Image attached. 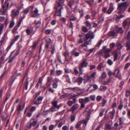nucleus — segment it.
Returning <instances> with one entry per match:
<instances>
[{"label": "nucleus", "mask_w": 130, "mask_h": 130, "mask_svg": "<svg viewBox=\"0 0 130 130\" xmlns=\"http://www.w3.org/2000/svg\"><path fill=\"white\" fill-rule=\"evenodd\" d=\"M116 35V33L113 31H110V32L109 35L110 36H114Z\"/></svg>", "instance_id": "obj_50"}, {"label": "nucleus", "mask_w": 130, "mask_h": 130, "mask_svg": "<svg viewBox=\"0 0 130 130\" xmlns=\"http://www.w3.org/2000/svg\"><path fill=\"white\" fill-rule=\"evenodd\" d=\"M34 51V50H32V51L29 50L28 51L26 54L27 56H28L30 55H32Z\"/></svg>", "instance_id": "obj_31"}, {"label": "nucleus", "mask_w": 130, "mask_h": 130, "mask_svg": "<svg viewBox=\"0 0 130 130\" xmlns=\"http://www.w3.org/2000/svg\"><path fill=\"white\" fill-rule=\"evenodd\" d=\"M63 55L65 57H67L69 55V54L68 53L65 52H63L62 53Z\"/></svg>", "instance_id": "obj_51"}, {"label": "nucleus", "mask_w": 130, "mask_h": 130, "mask_svg": "<svg viewBox=\"0 0 130 130\" xmlns=\"http://www.w3.org/2000/svg\"><path fill=\"white\" fill-rule=\"evenodd\" d=\"M105 55L104 57L105 58H107L108 57L110 56V55L109 53H105Z\"/></svg>", "instance_id": "obj_52"}, {"label": "nucleus", "mask_w": 130, "mask_h": 130, "mask_svg": "<svg viewBox=\"0 0 130 130\" xmlns=\"http://www.w3.org/2000/svg\"><path fill=\"white\" fill-rule=\"evenodd\" d=\"M77 101L76 98H74L73 99V101L69 100L67 102L68 105L69 106H71L73 104H74Z\"/></svg>", "instance_id": "obj_13"}, {"label": "nucleus", "mask_w": 130, "mask_h": 130, "mask_svg": "<svg viewBox=\"0 0 130 130\" xmlns=\"http://www.w3.org/2000/svg\"><path fill=\"white\" fill-rule=\"evenodd\" d=\"M56 125H51L49 127V130H52L54 128V127H55V126Z\"/></svg>", "instance_id": "obj_55"}, {"label": "nucleus", "mask_w": 130, "mask_h": 130, "mask_svg": "<svg viewBox=\"0 0 130 130\" xmlns=\"http://www.w3.org/2000/svg\"><path fill=\"white\" fill-rule=\"evenodd\" d=\"M55 8L56 10L55 14L54 15V16L55 15H58L60 16H61V10L62 9H63L62 7H61L60 8L58 11L57 10V9L56 7H55Z\"/></svg>", "instance_id": "obj_15"}, {"label": "nucleus", "mask_w": 130, "mask_h": 130, "mask_svg": "<svg viewBox=\"0 0 130 130\" xmlns=\"http://www.w3.org/2000/svg\"><path fill=\"white\" fill-rule=\"evenodd\" d=\"M90 99L92 101L94 100L95 99V96L94 95H91L90 96Z\"/></svg>", "instance_id": "obj_59"}, {"label": "nucleus", "mask_w": 130, "mask_h": 130, "mask_svg": "<svg viewBox=\"0 0 130 130\" xmlns=\"http://www.w3.org/2000/svg\"><path fill=\"white\" fill-rule=\"evenodd\" d=\"M39 11L37 8H36L35 10L34 11H31L30 14L32 17H35L39 15L38 12Z\"/></svg>", "instance_id": "obj_6"}, {"label": "nucleus", "mask_w": 130, "mask_h": 130, "mask_svg": "<svg viewBox=\"0 0 130 130\" xmlns=\"http://www.w3.org/2000/svg\"><path fill=\"white\" fill-rule=\"evenodd\" d=\"M83 78L82 77H79L77 78L76 82L78 83V85H79L81 84L83 82Z\"/></svg>", "instance_id": "obj_19"}, {"label": "nucleus", "mask_w": 130, "mask_h": 130, "mask_svg": "<svg viewBox=\"0 0 130 130\" xmlns=\"http://www.w3.org/2000/svg\"><path fill=\"white\" fill-rule=\"evenodd\" d=\"M26 31L28 35H30L32 32V31L29 29H27L26 30Z\"/></svg>", "instance_id": "obj_38"}, {"label": "nucleus", "mask_w": 130, "mask_h": 130, "mask_svg": "<svg viewBox=\"0 0 130 130\" xmlns=\"http://www.w3.org/2000/svg\"><path fill=\"white\" fill-rule=\"evenodd\" d=\"M74 72L75 73V74L76 75H77L78 73V71L77 70V68L76 67H75L74 68Z\"/></svg>", "instance_id": "obj_60"}, {"label": "nucleus", "mask_w": 130, "mask_h": 130, "mask_svg": "<svg viewBox=\"0 0 130 130\" xmlns=\"http://www.w3.org/2000/svg\"><path fill=\"white\" fill-rule=\"evenodd\" d=\"M107 63L110 66H111L113 63V62L111 59H109L107 61Z\"/></svg>", "instance_id": "obj_48"}, {"label": "nucleus", "mask_w": 130, "mask_h": 130, "mask_svg": "<svg viewBox=\"0 0 130 130\" xmlns=\"http://www.w3.org/2000/svg\"><path fill=\"white\" fill-rule=\"evenodd\" d=\"M113 10V8L112 6L109 7L108 10L107 11V13L108 14H110Z\"/></svg>", "instance_id": "obj_33"}, {"label": "nucleus", "mask_w": 130, "mask_h": 130, "mask_svg": "<svg viewBox=\"0 0 130 130\" xmlns=\"http://www.w3.org/2000/svg\"><path fill=\"white\" fill-rule=\"evenodd\" d=\"M36 20H35L34 22L35 24V26L37 28H38L40 26L41 24V22L40 21H38L37 22H36Z\"/></svg>", "instance_id": "obj_24"}, {"label": "nucleus", "mask_w": 130, "mask_h": 130, "mask_svg": "<svg viewBox=\"0 0 130 130\" xmlns=\"http://www.w3.org/2000/svg\"><path fill=\"white\" fill-rule=\"evenodd\" d=\"M115 111V109H113L112 111L109 113L110 114V117L111 119H113V118Z\"/></svg>", "instance_id": "obj_21"}, {"label": "nucleus", "mask_w": 130, "mask_h": 130, "mask_svg": "<svg viewBox=\"0 0 130 130\" xmlns=\"http://www.w3.org/2000/svg\"><path fill=\"white\" fill-rule=\"evenodd\" d=\"M106 87L105 86H101L100 88V90L101 91H104L106 89Z\"/></svg>", "instance_id": "obj_39"}, {"label": "nucleus", "mask_w": 130, "mask_h": 130, "mask_svg": "<svg viewBox=\"0 0 130 130\" xmlns=\"http://www.w3.org/2000/svg\"><path fill=\"white\" fill-rule=\"evenodd\" d=\"M113 75L116 77H117L120 79H121V74L120 73L119 68L116 69L113 73Z\"/></svg>", "instance_id": "obj_7"}, {"label": "nucleus", "mask_w": 130, "mask_h": 130, "mask_svg": "<svg viewBox=\"0 0 130 130\" xmlns=\"http://www.w3.org/2000/svg\"><path fill=\"white\" fill-rule=\"evenodd\" d=\"M103 67V64L102 62H101L98 65L97 67V69L99 70H101L102 68Z\"/></svg>", "instance_id": "obj_36"}, {"label": "nucleus", "mask_w": 130, "mask_h": 130, "mask_svg": "<svg viewBox=\"0 0 130 130\" xmlns=\"http://www.w3.org/2000/svg\"><path fill=\"white\" fill-rule=\"evenodd\" d=\"M43 98V97L42 96H40L38 97L37 100L34 102V104L37 105H39L41 104Z\"/></svg>", "instance_id": "obj_9"}, {"label": "nucleus", "mask_w": 130, "mask_h": 130, "mask_svg": "<svg viewBox=\"0 0 130 130\" xmlns=\"http://www.w3.org/2000/svg\"><path fill=\"white\" fill-rule=\"evenodd\" d=\"M87 60V59H84L79 66V69L80 72L79 76L82 75L83 73V68L84 67H86L88 65V63L86 61Z\"/></svg>", "instance_id": "obj_2"}, {"label": "nucleus", "mask_w": 130, "mask_h": 130, "mask_svg": "<svg viewBox=\"0 0 130 130\" xmlns=\"http://www.w3.org/2000/svg\"><path fill=\"white\" fill-rule=\"evenodd\" d=\"M53 106L57 108L58 109L60 107V106L59 105H57V102L56 101H55L53 102Z\"/></svg>", "instance_id": "obj_25"}, {"label": "nucleus", "mask_w": 130, "mask_h": 130, "mask_svg": "<svg viewBox=\"0 0 130 130\" xmlns=\"http://www.w3.org/2000/svg\"><path fill=\"white\" fill-rule=\"evenodd\" d=\"M38 43L36 42H35L34 43L33 45L32 46V50H34L35 49L36 46L38 44Z\"/></svg>", "instance_id": "obj_34"}, {"label": "nucleus", "mask_w": 130, "mask_h": 130, "mask_svg": "<svg viewBox=\"0 0 130 130\" xmlns=\"http://www.w3.org/2000/svg\"><path fill=\"white\" fill-rule=\"evenodd\" d=\"M82 29L83 31L85 32H87L88 30V29L85 27H83Z\"/></svg>", "instance_id": "obj_44"}, {"label": "nucleus", "mask_w": 130, "mask_h": 130, "mask_svg": "<svg viewBox=\"0 0 130 130\" xmlns=\"http://www.w3.org/2000/svg\"><path fill=\"white\" fill-rule=\"evenodd\" d=\"M111 49L108 48L104 50V53H108L111 51Z\"/></svg>", "instance_id": "obj_49"}, {"label": "nucleus", "mask_w": 130, "mask_h": 130, "mask_svg": "<svg viewBox=\"0 0 130 130\" xmlns=\"http://www.w3.org/2000/svg\"><path fill=\"white\" fill-rule=\"evenodd\" d=\"M128 6L127 2L119 3L117 8L119 10L118 12L119 13H123L125 10Z\"/></svg>", "instance_id": "obj_1"}, {"label": "nucleus", "mask_w": 130, "mask_h": 130, "mask_svg": "<svg viewBox=\"0 0 130 130\" xmlns=\"http://www.w3.org/2000/svg\"><path fill=\"white\" fill-rule=\"evenodd\" d=\"M104 20V18L101 17L99 19L98 22L99 23H101L103 22Z\"/></svg>", "instance_id": "obj_46"}, {"label": "nucleus", "mask_w": 130, "mask_h": 130, "mask_svg": "<svg viewBox=\"0 0 130 130\" xmlns=\"http://www.w3.org/2000/svg\"><path fill=\"white\" fill-rule=\"evenodd\" d=\"M85 23L87 27L90 26L91 25V24L88 21H86Z\"/></svg>", "instance_id": "obj_57"}, {"label": "nucleus", "mask_w": 130, "mask_h": 130, "mask_svg": "<svg viewBox=\"0 0 130 130\" xmlns=\"http://www.w3.org/2000/svg\"><path fill=\"white\" fill-rule=\"evenodd\" d=\"M117 46L118 47V48L119 49H121L122 47L123 46L122 45L121 43H117Z\"/></svg>", "instance_id": "obj_40"}, {"label": "nucleus", "mask_w": 130, "mask_h": 130, "mask_svg": "<svg viewBox=\"0 0 130 130\" xmlns=\"http://www.w3.org/2000/svg\"><path fill=\"white\" fill-rule=\"evenodd\" d=\"M73 5V2L72 1H70L68 3V6L70 8L72 7Z\"/></svg>", "instance_id": "obj_63"}, {"label": "nucleus", "mask_w": 130, "mask_h": 130, "mask_svg": "<svg viewBox=\"0 0 130 130\" xmlns=\"http://www.w3.org/2000/svg\"><path fill=\"white\" fill-rule=\"evenodd\" d=\"M120 125V124H118L117 122L114 125V126L115 128V130H119L120 128L118 127V126Z\"/></svg>", "instance_id": "obj_27"}, {"label": "nucleus", "mask_w": 130, "mask_h": 130, "mask_svg": "<svg viewBox=\"0 0 130 130\" xmlns=\"http://www.w3.org/2000/svg\"><path fill=\"white\" fill-rule=\"evenodd\" d=\"M19 13V12L17 10H16L15 9H14L11 11V16L12 18L13 19L18 15Z\"/></svg>", "instance_id": "obj_8"}, {"label": "nucleus", "mask_w": 130, "mask_h": 130, "mask_svg": "<svg viewBox=\"0 0 130 130\" xmlns=\"http://www.w3.org/2000/svg\"><path fill=\"white\" fill-rule=\"evenodd\" d=\"M67 89H71L74 91H78L79 90V88L77 87H75L73 88H68Z\"/></svg>", "instance_id": "obj_37"}, {"label": "nucleus", "mask_w": 130, "mask_h": 130, "mask_svg": "<svg viewBox=\"0 0 130 130\" xmlns=\"http://www.w3.org/2000/svg\"><path fill=\"white\" fill-rule=\"evenodd\" d=\"M112 54L114 57L113 59L114 61H115L116 60L119 58V55L118 54V52L116 51H115Z\"/></svg>", "instance_id": "obj_12"}, {"label": "nucleus", "mask_w": 130, "mask_h": 130, "mask_svg": "<svg viewBox=\"0 0 130 130\" xmlns=\"http://www.w3.org/2000/svg\"><path fill=\"white\" fill-rule=\"evenodd\" d=\"M58 80L57 79L55 78L53 81V88L56 89L57 87L58 86Z\"/></svg>", "instance_id": "obj_14"}, {"label": "nucleus", "mask_w": 130, "mask_h": 130, "mask_svg": "<svg viewBox=\"0 0 130 130\" xmlns=\"http://www.w3.org/2000/svg\"><path fill=\"white\" fill-rule=\"evenodd\" d=\"M79 102L80 103H84V99L80 98L79 100Z\"/></svg>", "instance_id": "obj_64"}, {"label": "nucleus", "mask_w": 130, "mask_h": 130, "mask_svg": "<svg viewBox=\"0 0 130 130\" xmlns=\"http://www.w3.org/2000/svg\"><path fill=\"white\" fill-rule=\"evenodd\" d=\"M107 76V75L106 73L104 72L103 73L102 76L100 79L99 80L100 82H101L102 81V79H105Z\"/></svg>", "instance_id": "obj_22"}, {"label": "nucleus", "mask_w": 130, "mask_h": 130, "mask_svg": "<svg viewBox=\"0 0 130 130\" xmlns=\"http://www.w3.org/2000/svg\"><path fill=\"white\" fill-rule=\"evenodd\" d=\"M4 24H1V27L0 29V35L1 34L2 31L3 30V28H4Z\"/></svg>", "instance_id": "obj_42"}, {"label": "nucleus", "mask_w": 130, "mask_h": 130, "mask_svg": "<svg viewBox=\"0 0 130 130\" xmlns=\"http://www.w3.org/2000/svg\"><path fill=\"white\" fill-rule=\"evenodd\" d=\"M43 79L42 77L39 78V81L36 86V88H38L41 85Z\"/></svg>", "instance_id": "obj_18"}, {"label": "nucleus", "mask_w": 130, "mask_h": 130, "mask_svg": "<svg viewBox=\"0 0 130 130\" xmlns=\"http://www.w3.org/2000/svg\"><path fill=\"white\" fill-rule=\"evenodd\" d=\"M84 103H87L90 101V98L89 97H87L85 98L84 99Z\"/></svg>", "instance_id": "obj_41"}, {"label": "nucleus", "mask_w": 130, "mask_h": 130, "mask_svg": "<svg viewBox=\"0 0 130 130\" xmlns=\"http://www.w3.org/2000/svg\"><path fill=\"white\" fill-rule=\"evenodd\" d=\"M127 24V22L126 21V20H125L123 23V26L124 27H125L126 25Z\"/></svg>", "instance_id": "obj_62"}, {"label": "nucleus", "mask_w": 130, "mask_h": 130, "mask_svg": "<svg viewBox=\"0 0 130 130\" xmlns=\"http://www.w3.org/2000/svg\"><path fill=\"white\" fill-rule=\"evenodd\" d=\"M127 40L129 41L130 39V31L128 32L126 35Z\"/></svg>", "instance_id": "obj_43"}, {"label": "nucleus", "mask_w": 130, "mask_h": 130, "mask_svg": "<svg viewBox=\"0 0 130 130\" xmlns=\"http://www.w3.org/2000/svg\"><path fill=\"white\" fill-rule=\"evenodd\" d=\"M94 37V35L92 32L89 31L86 35V38L87 40L85 42V43L87 45L89 44V41L91 42V39H93Z\"/></svg>", "instance_id": "obj_3"}, {"label": "nucleus", "mask_w": 130, "mask_h": 130, "mask_svg": "<svg viewBox=\"0 0 130 130\" xmlns=\"http://www.w3.org/2000/svg\"><path fill=\"white\" fill-rule=\"evenodd\" d=\"M126 47L127 50H130V42H127L125 43Z\"/></svg>", "instance_id": "obj_28"}, {"label": "nucleus", "mask_w": 130, "mask_h": 130, "mask_svg": "<svg viewBox=\"0 0 130 130\" xmlns=\"http://www.w3.org/2000/svg\"><path fill=\"white\" fill-rule=\"evenodd\" d=\"M14 21H12L10 23V28H12L14 26Z\"/></svg>", "instance_id": "obj_58"}, {"label": "nucleus", "mask_w": 130, "mask_h": 130, "mask_svg": "<svg viewBox=\"0 0 130 130\" xmlns=\"http://www.w3.org/2000/svg\"><path fill=\"white\" fill-rule=\"evenodd\" d=\"M105 126L107 129H110L111 128V127L109 124H106L105 125Z\"/></svg>", "instance_id": "obj_53"}, {"label": "nucleus", "mask_w": 130, "mask_h": 130, "mask_svg": "<svg viewBox=\"0 0 130 130\" xmlns=\"http://www.w3.org/2000/svg\"><path fill=\"white\" fill-rule=\"evenodd\" d=\"M79 106V105L77 104H74L69 110V111H71L72 113H73L75 110L77 109Z\"/></svg>", "instance_id": "obj_10"}, {"label": "nucleus", "mask_w": 130, "mask_h": 130, "mask_svg": "<svg viewBox=\"0 0 130 130\" xmlns=\"http://www.w3.org/2000/svg\"><path fill=\"white\" fill-rule=\"evenodd\" d=\"M29 8H27L25 9L23 12L25 14H27L29 12Z\"/></svg>", "instance_id": "obj_35"}, {"label": "nucleus", "mask_w": 130, "mask_h": 130, "mask_svg": "<svg viewBox=\"0 0 130 130\" xmlns=\"http://www.w3.org/2000/svg\"><path fill=\"white\" fill-rule=\"evenodd\" d=\"M90 109L89 108H87L85 111V112L84 113L86 115H87V118L88 120L89 119L90 116Z\"/></svg>", "instance_id": "obj_17"}, {"label": "nucleus", "mask_w": 130, "mask_h": 130, "mask_svg": "<svg viewBox=\"0 0 130 130\" xmlns=\"http://www.w3.org/2000/svg\"><path fill=\"white\" fill-rule=\"evenodd\" d=\"M64 77L66 79L67 82L70 84L72 83L71 82L70 80V79L69 78V76L67 75H65L64 76Z\"/></svg>", "instance_id": "obj_32"}, {"label": "nucleus", "mask_w": 130, "mask_h": 130, "mask_svg": "<svg viewBox=\"0 0 130 130\" xmlns=\"http://www.w3.org/2000/svg\"><path fill=\"white\" fill-rule=\"evenodd\" d=\"M57 58L59 61L60 63H62L60 56L59 55L57 57Z\"/></svg>", "instance_id": "obj_61"}, {"label": "nucleus", "mask_w": 130, "mask_h": 130, "mask_svg": "<svg viewBox=\"0 0 130 130\" xmlns=\"http://www.w3.org/2000/svg\"><path fill=\"white\" fill-rule=\"evenodd\" d=\"M111 80V78H109L108 80H104L103 81L102 83L104 85H108L110 81Z\"/></svg>", "instance_id": "obj_26"}, {"label": "nucleus", "mask_w": 130, "mask_h": 130, "mask_svg": "<svg viewBox=\"0 0 130 130\" xmlns=\"http://www.w3.org/2000/svg\"><path fill=\"white\" fill-rule=\"evenodd\" d=\"M64 2V0H58L56 1L58 6L60 7L61 6V4Z\"/></svg>", "instance_id": "obj_20"}, {"label": "nucleus", "mask_w": 130, "mask_h": 130, "mask_svg": "<svg viewBox=\"0 0 130 130\" xmlns=\"http://www.w3.org/2000/svg\"><path fill=\"white\" fill-rule=\"evenodd\" d=\"M87 122L88 120H83L78 121L75 125V127L77 129L80 128V130H81V128L80 126L81 124L82 123L85 124V126H86Z\"/></svg>", "instance_id": "obj_5"}, {"label": "nucleus", "mask_w": 130, "mask_h": 130, "mask_svg": "<svg viewBox=\"0 0 130 130\" xmlns=\"http://www.w3.org/2000/svg\"><path fill=\"white\" fill-rule=\"evenodd\" d=\"M51 48L52 50L51 51V53L52 54H53L55 52V47L54 45H52L51 47Z\"/></svg>", "instance_id": "obj_47"}, {"label": "nucleus", "mask_w": 130, "mask_h": 130, "mask_svg": "<svg viewBox=\"0 0 130 130\" xmlns=\"http://www.w3.org/2000/svg\"><path fill=\"white\" fill-rule=\"evenodd\" d=\"M5 7L3 5H2V8L0 9V15H4L5 14L7 10L5 9Z\"/></svg>", "instance_id": "obj_11"}, {"label": "nucleus", "mask_w": 130, "mask_h": 130, "mask_svg": "<svg viewBox=\"0 0 130 130\" xmlns=\"http://www.w3.org/2000/svg\"><path fill=\"white\" fill-rule=\"evenodd\" d=\"M63 124V122L62 121H60L58 124V128L61 127Z\"/></svg>", "instance_id": "obj_56"}, {"label": "nucleus", "mask_w": 130, "mask_h": 130, "mask_svg": "<svg viewBox=\"0 0 130 130\" xmlns=\"http://www.w3.org/2000/svg\"><path fill=\"white\" fill-rule=\"evenodd\" d=\"M84 83H86L87 81L90 80L91 78L90 75H86L84 76Z\"/></svg>", "instance_id": "obj_16"}, {"label": "nucleus", "mask_w": 130, "mask_h": 130, "mask_svg": "<svg viewBox=\"0 0 130 130\" xmlns=\"http://www.w3.org/2000/svg\"><path fill=\"white\" fill-rule=\"evenodd\" d=\"M5 58L3 56H2L0 60V63H3L4 62V60Z\"/></svg>", "instance_id": "obj_45"}, {"label": "nucleus", "mask_w": 130, "mask_h": 130, "mask_svg": "<svg viewBox=\"0 0 130 130\" xmlns=\"http://www.w3.org/2000/svg\"><path fill=\"white\" fill-rule=\"evenodd\" d=\"M113 19L117 22H118L119 21L120 18L119 16L117 15H114Z\"/></svg>", "instance_id": "obj_30"}, {"label": "nucleus", "mask_w": 130, "mask_h": 130, "mask_svg": "<svg viewBox=\"0 0 130 130\" xmlns=\"http://www.w3.org/2000/svg\"><path fill=\"white\" fill-rule=\"evenodd\" d=\"M7 35V33L6 32L4 35L2 37L0 41V47L2 45L3 42L4 40L5 37L6 35Z\"/></svg>", "instance_id": "obj_23"}, {"label": "nucleus", "mask_w": 130, "mask_h": 130, "mask_svg": "<svg viewBox=\"0 0 130 130\" xmlns=\"http://www.w3.org/2000/svg\"><path fill=\"white\" fill-rule=\"evenodd\" d=\"M37 123V122L36 121H34L32 123H30L29 127V128H30L32 126H34Z\"/></svg>", "instance_id": "obj_29"}, {"label": "nucleus", "mask_w": 130, "mask_h": 130, "mask_svg": "<svg viewBox=\"0 0 130 130\" xmlns=\"http://www.w3.org/2000/svg\"><path fill=\"white\" fill-rule=\"evenodd\" d=\"M10 94H8L6 96V98L5 99L4 102H5L8 100V99L10 97Z\"/></svg>", "instance_id": "obj_54"}, {"label": "nucleus", "mask_w": 130, "mask_h": 130, "mask_svg": "<svg viewBox=\"0 0 130 130\" xmlns=\"http://www.w3.org/2000/svg\"><path fill=\"white\" fill-rule=\"evenodd\" d=\"M20 37L19 35H17L15 36V35L14 36V38L11 41V43L9 46H8L6 49V50L7 51L9 50L11 48V46L14 44L15 42L17 41Z\"/></svg>", "instance_id": "obj_4"}]
</instances>
